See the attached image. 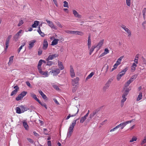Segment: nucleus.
Here are the masks:
<instances>
[{"mask_svg":"<svg viewBox=\"0 0 146 146\" xmlns=\"http://www.w3.org/2000/svg\"><path fill=\"white\" fill-rule=\"evenodd\" d=\"M35 40H33L29 41V46L28 48L29 49H31L33 47L34 43L36 42Z\"/></svg>","mask_w":146,"mask_h":146,"instance_id":"nucleus-15","label":"nucleus"},{"mask_svg":"<svg viewBox=\"0 0 146 146\" xmlns=\"http://www.w3.org/2000/svg\"><path fill=\"white\" fill-rule=\"evenodd\" d=\"M86 119V118H85L84 117H82L80 119V122L81 123H83Z\"/></svg>","mask_w":146,"mask_h":146,"instance_id":"nucleus-43","label":"nucleus"},{"mask_svg":"<svg viewBox=\"0 0 146 146\" xmlns=\"http://www.w3.org/2000/svg\"><path fill=\"white\" fill-rule=\"evenodd\" d=\"M129 89L127 88L123 94L122 97H125L127 95L129 92Z\"/></svg>","mask_w":146,"mask_h":146,"instance_id":"nucleus-28","label":"nucleus"},{"mask_svg":"<svg viewBox=\"0 0 146 146\" xmlns=\"http://www.w3.org/2000/svg\"><path fill=\"white\" fill-rule=\"evenodd\" d=\"M127 70V68H126L119 73L117 76V79L118 80H119L120 79L121 77L124 75Z\"/></svg>","mask_w":146,"mask_h":146,"instance_id":"nucleus-2","label":"nucleus"},{"mask_svg":"<svg viewBox=\"0 0 146 146\" xmlns=\"http://www.w3.org/2000/svg\"><path fill=\"white\" fill-rule=\"evenodd\" d=\"M56 25L62 28V25L58 21L56 23Z\"/></svg>","mask_w":146,"mask_h":146,"instance_id":"nucleus-47","label":"nucleus"},{"mask_svg":"<svg viewBox=\"0 0 146 146\" xmlns=\"http://www.w3.org/2000/svg\"><path fill=\"white\" fill-rule=\"evenodd\" d=\"M118 65H119L118 64H117V63H115L114 65L113 66V67L114 68H115V69H116L117 66H118Z\"/></svg>","mask_w":146,"mask_h":146,"instance_id":"nucleus-64","label":"nucleus"},{"mask_svg":"<svg viewBox=\"0 0 146 146\" xmlns=\"http://www.w3.org/2000/svg\"><path fill=\"white\" fill-rule=\"evenodd\" d=\"M104 54H107L109 53V50L107 48H106L104 50Z\"/></svg>","mask_w":146,"mask_h":146,"instance_id":"nucleus-44","label":"nucleus"},{"mask_svg":"<svg viewBox=\"0 0 146 146\" xmlns=\"http://www.w3.org/2000/svg\"><path fill=\"white\" fill-rule=\"evenodd\" d=\"M23 23V21L22 20L20 21L18 25V26H20L22 25Z\"/></svg>","mask_w":146,"mask_h":146,"instance_id":"nucleus-51","label":"nucleus"},{"mask_svg":"<svg viewBox=\"0 0 146 146\" xmlns=\"http://www.w3.org/2000/svg\"><path fill=\"white\" fill-rule=\"evenodd\" d=\"M112 80L113 79L112 78H110L108 80V81L104 87L103 89L104 90H106L109 87Z\"/></svg>","mask_w":146,"mask_h":146,"instance_id":"nucleus-5","label":"nucleus"},{"mask_svg":"<svg viewBox=\"0 0 146 146\" xmlns=\"http://www.w3.org/2000/svg\"><path fill=\"white\" fill-rule=\"evenodd\" d=\"M136 63H133L132 64V65L131 66V67L133 68H132V70H135V68L137 66Z\"/></svg>","mask_w":146,"mask_h":146,"instance_id":"nucleus-37","label":"nucleus"},{"mask_svg":"<svg viewBox=\"0 0 146 146\" xmlns=\"http://www.w3.org/2000/svg\"><path fill=\"white\" fill-rule=\"evenodd\" d=\"M135 120V119H132L131 120H130V121H126L127 124H128V123H131V122L134 121Z\"/></svg>","mask_w":146,"mask_h":146,"instance_id":"nucleus-55","label":"nucleus"},{"mask_svg":"<svg viewBox=\"0 0 146 146\" xmlns=\"http://www.w3.org/2000/svg\"><path fill=\"white\" fill-rule=\"evenodd\" d=\"M43 131L44 133L46 134L47 135L48 134V132L47 131V129H46V128H44L43 129Z\"/></svg>","mask_w":146,"mask_h":146,"instance_id":"nucleus-56","label":"nucleus"},{"mask_svg":"<svg viewBox=\"0 0 146 146\" xmlns=\"http://www.w3.org/2000/svg\"><path fill=\"white\" fill-rule=\"evenodd\" d=\"M21 109L22 113L24 112V111H27L29 109L25 105H21L19 106Z\"/></svg>","mask_w":146,"mask_h":146,"instance_id":"nucleus-19","label":"nucleus"},{"mask_svg":"<svg viewBox=\"0 0 146 146\" xmlns=\"http://www.w3.org/2000/svg\"><path fill=\"white\" fill-rule=\"evenodd\" d=\"M59 40L57 39H54L52 42L51 45H56L58 42Z\"/></svg>","mask_w":146,"mask_h":146,"instance_id":"nucleus-25","label":"nucleus"},{"mask_svg":"<svg viewBox=\"0 0 146 146\" xmlns=\"http://www.w3.org/2000/svg\"><path fill=\"white\" fill-rule=\"evenodd\" d=\"M138 56H137V55H136L135 56V58L134 60L135 63L136 64H137L138 63Z\"/></svg>","mask_w":146,"mask_h":146,"instance_id":"nucleus-41","label":"nucleus"},{"mask_svg":"<svg viewBox=\"0 0 146 146\" xmlns=\"http://www.w3.org/2000/svg\"><path fill=\"white\" fill-rule=\"evenodd\" d=\"M22 31L21 30H20L17 33H16L15 36H13V40L15 41H17L18 40L19 36L20 35V34L21 33Z\"/></svg>","mask_w":146,"mask_h":146,"instance_id":"nucleus-7","label":"nucleus"},{"mask_svg":"<svg viewBox=\"0 0 146 146\" xmlns=\"http://www.w3.org/2000/svg\"><path fill=\"white\" fill-rule=\"evenodd\" d=\"M42 63V60H40L38 62V67H41Z\"/></svg>","mask_w":146,"mask_h":146,"instance_id":"nucleus-46","label":"nucleus"},{"mask_svg":"<svg viewBox=\"0 0 146 146\" xmlns=\"http://www.w3.org/2000/svg\"><path fill=\"white\" fill-rule=\"evenodd\" d=\"M27 94V92L25 91H23L20 94V95L22 96V97H23V98Z\"/></svg>","mask_w":146,"mask_h":146,"instance_id":"nucleus-38","label":"nucleus"},{"mask_svg":"<svg viewBox=\"0 0 146 146\" xmlns=\"http://www.w3.org/2000/svg\"><path fill=\"white\" fill-rule=\"evenodd\" d=\"M65 32L67 33L71 34V31L66 30L65 31Z\"/></svg>","mask_w":146,"mask_h":146,"instance_id":"nucleus-62","label":"nucleus"},{"mask_svg":"<svg viewBox=\"0 0 146 146\" xmlns=\"http://www.w3.org/2000/svg\"><path fill=\"white\" fill-rule=\"evenodd\" d=\"M99 111V109L96 110L94 112L92 115V118H93V119H94L93 120V122H96L97 121L98 119V116L96 117V114L98 113V111Z\"/></svg>","mask_w":146,"mask_h":146,"instance_id":"nucleus-4","label":"nucleus"},{"mask_svg":"<svg viewBox=\"0 0 146 146\" xmlns=\"http://www.w3.org/2000/svg\"><path fill=\"white\" fill-rule=\"evenodd\" d=\"M30 94L31 95V96L33 98L35 99L37 101V100H38V99L37 98L36 95H35L34 93H30Z\"/></svg>","mask_w":146,"mask_h":146,"instance_id":"nucleus-30","label":"nucleus"},{"mask_svg":"<svg viewBox=\"0 0 146 146\" xmlns=\"http://www.w3.org/2000/svg\"><path fill=\"white\" fill-rule=\"evenodd\" d=\"M42 50L41 49L39 48L38 49V55H41L42 54Z\"/></svg>","mask_w":146,"mask_h":146,"instance_id":"nucleus-54","label":"nucleus"},{"mask_svg":"<svg viewBox=\"0 0 146 146\" xmlns=\"http://www.w3.org/2000/svg\"><path fill=\"white\" fill-rule=\"evenodd\" d=\"M27 140H28V141L30 143H33L34 142L31 139L29 138H27Z\"/></svg>","mask_w":146,"mask_h":146,"instance_id":"nucleus-52","label":"nucleus"},{"mask_svg":"<svg viewBox=\"0 0 146 146\" xmlns=\"http://www.w3.org/2000/svg\"><path fill=\"white\" fill-rule=\"evenodd\" d=\"M131 82L129 80H128L127 81V82L125 83V87H128V86L129 85V84L131 83Z\"/></svg>","mask_w":146,"mask_h":146,"instance_id":"nucleus-35","label":"nucleus"},{"mask_svg":"<svg viewBox=\"0 0 146 146\" xmlns=\"http://www.w3.org/2000/svg\"><path fill=\"white\" fill-rule=\"evenodd\" d=\"M124 56H122L119 58L117 60L116 63L118 64L119 65L121 63L122 59L123 58Z\"/></svg>","mask_w":146,"mask_h":146,"instance_id":"nucleus-29","label":"nucleus"},{"mask_svg":"<svg viewBox=\"0 0 146 146\" xmlns=\"http://www.w3.org/2000/svg\"><path fill=\"white\" fill-rule=\"evenodd\" d=\"M41 96L44 99L46 100H47V97H46V95L44 94H43Z\"/></svg>","mask_w":146,"mask_h":146,"instance_id":"nucleus-45","label":"nucleus"},{"mask_svg":"<svg viewBox=\"0 0 146 146\" xmlns=\"http://www.w3.org/2000/svg\"><path fill=\"white\" fill-rule=\"evenodd\" d=\"M63 3H64L63 6L64 7H67V8L68 7V3L67 1H64L63 2Z\"/></svg>","mask_w":146,"mask_h":146,"instance_id":"nucleus-39","label":"nucleus"},{"mask_svg":"<svg viewBox=\"0 0 146 146\" xmlns=\"http://www.w3.org/2000/svg\"><path fill=\"white\" fill-rule=\"evenodd\" d=\"M46 61H47L46 64L47 65L50 66L54 64V63L52 61H49V60Z\"/></svg>","mask_w":146,"mask_h":146,"instance_id":"nucleus-34","label":"nucleus"},{"mask_svg":"<svg viewBox=\"0 0 146 146\" xmlns=\"http://www.w3.org/2000/svg\"><path fill=\"white\" fill-rule=\"evenodd\" d=\"M38 24L39 21H34V24H33L32 26V27L33 28H36L38 25Z\"/></svg>","mask_w":146,"mask_h":146,"instance_id":"nucleus-27","label":"nucleus"},{"mask_svg":"<svg viewBox=\"0 0 146 146\" xmlns=\"http://www.w3.org/2000/svg\"><path fill=\"white\" fill-rule=\"evenodd\" d=\"M23 125L24 127L27 130L29 128V126L27 122L25 121H23Z\"/></svg>","mask_w":146,"mask_h":146,"instance_id":"nucleus-26","label":"nucleus"},{"mask_svg":"<svg viewBox=\"0 0 146 146\" xmlns=\"http://www.w3.org/2000/svg\"><path fill=\"white\" fill-rule=\"evenodd\" d=\"M14 57L13 56H12L9 58V62L8 63V65L9 66H10L13 63Z\"/></svg>","mask_w":146,"mask_h":146,"instance_id":"nucleus-20","label":"nucleus"},{"mask_svg":"<svg viewBox=\"0 0 146 146\" xmlns=\"http://www.w3.org/2000/svg\"><path fill=\"white\" fill-rule=\"evenodd\" d=\"M107 121V120H105L104 121H103L102 122L100 123V125H103L105 124L106 123V122Z\"/></svg>","mask_w":146,"mask_h":146,"instance_id":"nucleus-58","label":"nucleus"},{"mask_svg":"<svg viewBox=\"0 0 146 146\" xmlns=\"http://www.w3.org/2000/svg\"><path fill=\"white\" fill-rule=\"evenodd\" d=\"M123 99L121 100V101L124 103L126 100L127 98L126 97H122Z\"/></svg>","mask_w":146,"mask_h":146,"instance_id":"nucleus-53","label":"nucleus"},{"mask_svg":"<svg viewBox=\"0 0 146 146\" xmlns=\"http://www.w3.org/2000/svg\"><path fill=\"white\" fill-rule=\"evenodd\" d=\"M137 77V75L136 74L133 76L129 79V80L132 82Z\"/></svg>","mask_w":146,"mask_h":146,"instance_id":"nucleus-31","label":"nucleus"},{"mask_svg":"<svg viewBox=\"0 0 146 146\" xmlns=\"http://www.w3.org/2000/svg\"><path fill=\"white\" fill-rule=\"evenodd\" d=\"M26 84L29 87H31V84H30V83L29 82H26Z\"/></svg>","mask_w":146,"mask_h":146,"instance_id":"nucleus-60","label":"nucleus"},{"mask_svg":"<svg viewBox=\"0 0 146 146\" xmlns=\"http://www.w3.org/2000/svg\"><path fill=\"white\" fill-rule=\"evenodd\" d=\"M40 73L44 76L45 77H47L48 75V72L47 71L44 72L43 71H40Z\"/></svg>","mask_w":146,"mask_h":146,"instance_id":"nucleus-22","label":"nucleus"},{"mask_svg":"<svg viewBox=\"0 0 146 146\" xmlns=\"http://www.w3.org/2000/svg\"><path fill=\"white\" fill-rule=\"evenodd\" d=\"M142 95L141 92H140L138 95V97L137 98V100L139 101L141 100L142 98Z\"/></svg>","mask_w":146,"mask_h":146,"instance_id":"nucleus-32","label":"nucleus"},{"mask_svg":"<svg viewBox=\"0 0 146 146\" xmlns=\"http://www.w3.org/2000/svg\"><path fill=\"white\" fill-rule=\"evenodd\" d=\"M23 98V97H22L20 94H19L18 96L16 98V100L17 101H19L21 100Z\"/></svg>","mask_w":146,"mask_h":146,"instance_id":"nucleus-36","label":"nucleus"},{"mask_svg":"<svg viewBox=\"0 0 146 146\" xmlns=\"http://www.w3.org/2000/svg\"><path fill=\"white\" fill-rule=\"evenodd\" d=\"M126 3L127 5L130 7L131 5V0H126Z\"/></svg>","mask_w":146,"mask_h":146,"instance_id":"nucleus-40","label":"nucleus"},{"mask_svg":"<svg viewBox=\"0 0 146 146\" xmlns=\"http://www.w3.org/2000/svg\"><path fill=\"white\" fill-rule=\"evenodd\" d=\"M76 35H83V33L82 32L77 31Z\"/></svg>","mask_w":146,"mask_h":146,"instance_id":"nucleus-49","label":"nucleus"},{"mask_svg":"<svg viewBox=\"0 0 146 146\" xmlns=\"http://www.w3.org/2000/svg\"><path fill=\"white\" fill-rule=\"evenodd\" d=\"M127 123L126 122H122L120 124L119 126L120 127H121V129H123L124 127L127 125Z\"/></svg>","mask_w":146,"mask_h":146,"instance_id":"nucleus-24","label":"nucleus"},{"mask_svg":"<svg viewBox=\"0 0 146 146\" xmlns=\"http://www.w3.org/2000/svg\"><path fill=\"white\" fill-rule=\"evenodd\" d=\"M70 74L72 78H73L75 76V73L72 66H70Z\"/></svg>","mask_w":146,"mask_h":146,"instance_id":"nucleus-16","label":"nucleus"},{"mask_svg":"<svg viewBox=\"0 0 146 146\" xmlns=\"http://www.w3.org/2000/svg\"><path fill=\"white\" fill-rule=\"evenodd\" d=\"M72 83L73 86H76L77 84L78 83V82L79 80V78L78 77H76V78L72 79Z\"/></svg>","mask_w":146,"mask_h":146,"instance_id":"nucleus-10","label":"nucleus"},{"mask_svg":"<svg viewBox=\"0 0 146 146\" xmlns=\"http://www.w3.org/2000/svg\"><path fill=\"white\" fill-rule=\"evenodd\" d=\"M9 42H5V49H6L7 48L8 46H9Z\"/></svg>","mask_w":146,"mask_h":146,"instance_id":"nucleus-57","label":"nucleus"},{"mask_svg":"<svg viewBox=\"0 0 146 146\" xmlns=\"http://www.w3.org/2000/svg\"><path fill=\"white\" fill-rule=\"evenodd\" d=\"M77 89V88L75 87H74L72 89V91L73 92H75Z\"/></svg>","mask_w":146,"mask_h":146,"instance_id":"nucleus-63","label":"nucleus"},{"mask_svg":"<svg viewBox=\"0 0 146 146\" xmlns=\"http://www.w3.org/2000/svg\"><path fill=\"white\" fill-rule=\"evenodd\" d=\"M46 21L48 23V26L51 28L55 29H57L56 27L54 25L52 21H48L47 19L46 20Z\"/></svg>","mask_w":146,"mask_h":146,"instance_id":"nucleus-11","label":"nucleus"},{"mask_svg":"<svg viewBox=\"0 0 146 146\" xmlns=\"http://www.w3.org/2000/svg\"><path fill=\"white\" fill-rule=\"evenodd\" d=\"M104 41V40L102 39L98 43L97 45L92 47V52L94 50V49L96 48H97L98 49L97 50H99L100 49V48L102 46L103 44Z\"/></svg>","mask_w":146,"mask_h":146,"instance_id":"nucleus-3","label":"nucleus"},{"mask_svg":"<svg viewBox=\"0 0 146 146\" xmlns=\"http://www.w3.org/2000/svg\"><path fill=\"white\" fill-rule=\"evenodd\" d=\"M121 27L127 32L129 36H131V33L130 31L127 28H126V26L124 25H122Z\"/></svg>","mask_w":146,"mask_h":146,"instance_id":"nucleus-12","label":"nucleus"},{"mask_svg":"<svg viewBox=\"0 0 146 146\" xmlns=\"http://www.w3.org/2000/svg\"><path fill=\"white\" fill-rule=\"evenodd\" d=\"M91 78V73H90L89 75L86 77V81Z\"/></svg>","mask_w":146,"mask_h":146,"instance_id":"nucleus-50","label":"nucleus"},{"mask_svg":"<svg viewBox=\"0 0 146 146\" xmlns=\"http://www.w3.org/2000/svg\"><path fill=\"white\" fill-rule=\"evenodd\" d=\"M77 119L73 120L72 124L70 125L68 129L67 137L69 138L71 136L73 131L74 126L75 125Z\"/></svg>","mask_w":146,"mask_h":146,"instance_id":"nucleus-1","label":"nucleus"},{"mask_svg":"<svg viewBox=\"0 0 146 146\" xmlns=\"http://www.w3.org/2000/svg\"><path fill=\"white\" fill-rule=\"evenodd\" d=\"M13 88L15 89L11 92V96L15 95L19 89V88L17 86H15L13 87Z\"/></svg>","mask_w":146,"mask_h":146,"instance_id":"nucleus-13","label":"nucleus"},{"mask_svg":"<svg viewBox=\"0 0 146 146\" xmlns=\"http://www.w3.org/2000/svg\"><path fill=\"white\" fill-rule=\"evenodd\" d=\"M58 56V54L57 53L50 55L48 56V58L46 59V60H52L54 58L57 57Z\"/></svg>","mask_w":146,"mask_h":146,"instance_id":"nucleus-6","label":"nucleus"},{"mask_svg":"<svg viewBox=\"0 0 146 146\" xmlns=\"http://www.w3.org/2000/svg\"><path fill=\"white\" fill-rule=\"evenodd\" d=\"M75 111H76V113L74 114H73L72 115H71L70 114V117L75 116L76 115V114L78 113V108L77 107V106H76V107L74 108V109L72 110V112L74 113V112Z\"/></svg>","mask_w":146,"mask_h":146,"instance_id":"nucleus-14","label":"nucleus"},{"mask_svg":"<svg viewBox=\"0 0 146 146\" xmlns=\"http://www.w3.org/2000/svg\"><path fill=\"white\" fill-rule=\"evenodd\" d=\"M38 29L37 30V32L39 33V34L41 35V36L42 37H44V33L42 32L40 29V27H38Z\"/></svg>","mask_w":146,"mask_h":146,"instance_id":"nucleus-23","label":"nucleus"},{"mask_svg":"<svg viewBox=\"0 0 146 146\" xmlns=\"http://www.w3.org/2000/svg\"><path fill=\"white\" fill-rule=\"evenodd\" d=\"M60 72V70L58 68H56L54 70L50 71V73H52L54 76L57 75Z\"/></svg>","mask_w":146,"mask_h":146,"instance_id":"nucleus-8","label":"nucleus"},{"mask_svg":"<svg viewBox=\"0 0 146 146\" xmlns=\"http://www.w3.org/2000/svg\"><path fill=\"white\" fill-rule=\"evenodd\" d=\"M73 13L76 17L78 18H81V16L79 14L77 11L75 10H73Z\"/></svg>","mask_w":146,"mask_h":146,"instance_id":"nucleus-18","label":"nucleus"},{"mask_svg":"<svg viewBox=\"0 0 146 146\" xmlns=\"http://www.w3.org/2000/svg\"><path fill=\"white\" fill-rule=\"evenodd\" d=\"M58 66L59 67L60 70H62L64 69V67L62 62L60 61L58 62Z\"/></svg>","mask_w":146,"mask_h":146,"instance_id":"nucleus-21","label":"nucleus"},{"mask_svg":"<svg viewBox=\"0 0 146 146\" xmlns=\"http://www.w3.org/2000/svg\"><path fill=\"white\" fill-rule=\"evenodd\" d=\"M91 36L90 35H89L88 37V49L90 50L89 54L91 55V48H90L91 47Z\"/></svg>","mask_w":146,"mask_h":146,"instance_id":"nucleus-9","label":"nucleus"},{"mask_svg":"<svg viewBox=\"0 0 146 146\" xmlns=\"http://www.w3.org/2000/svg\"><path fill=\"white\" fill-rule=\"evenodd\" d=\"M48 146H51V141H48L47 142Z\"/></svg>","mask_w":146,"mask_h":146,"instance_id":"nucleus-59","label":"nucleus"},{"mask_svg":"<svg viewBox=\"0 0 146 146\" xmlns=\"http://www.w3.org/2000/svg\"><path fill=\"white\" fill-rule=\"evenodd\" d=\"M41 105L42 106L46 108V109H47L46 105L44 103H42V104Z\"/></svg>","mask_w":146,"mask_h":146,"instance_id":"nucleus-61","label":"nucleus"},{"mask_svg":"<svg viewBox=\"0 0 146 146\" xmlns=\"http://www.w3.org/2000/svg\"><path fill=\"white\" fill-rule=\"evenodd\" d=\"M48 43L46 39H44L43 43L42 48L44 50H45L47 48L48 46Z\"/></svg>","mask_w":146,"mask_h":146,"instance_id":"nucleus-17","label":"nucleus"},{"mask_svg":"<svg viewBox=\"0 0 146 146\" xmlns=\"http://www.w3.org/2000/svg\"><path fill=\"white\" fill-rule=\"evenodd\" d=\"M137 137H133L132 138V139L129 141V142H132L134 141H136L137 140Z\"/></svg>","mask_w":146,"mask_h":146,"instance_id":"nucleus-42","label":"nucleus"},{"mask_svg":"<svg viewBox=\"0 0 146 146\" xmlns=\"http://www.w3.org/2000/svg\"><path fill=\"white\" fill-rule=\"evenodd\" d=\"M16 112L19 114H20L21 113H22L21 112V109L20 107H17L16 108Z\"/></svg>","mask_w":146,"mask_h":146,"instance_id":"nucleus-33","label":"nucleus"},{"mask_svg":"<svg viewBox=\"0 0 146 146\" xmlns=\"http://www.w3.org/2000/svg\"><path fill=\"white\" fill-rule=\"evenodd\" d=\"M146 142V137H145L141 143V145H143L144 143Z\"/></svg>","mask_w":146,"mask_h":146,"instance_id":"nucleus-48","label":"nucleus"}]
</instances>
